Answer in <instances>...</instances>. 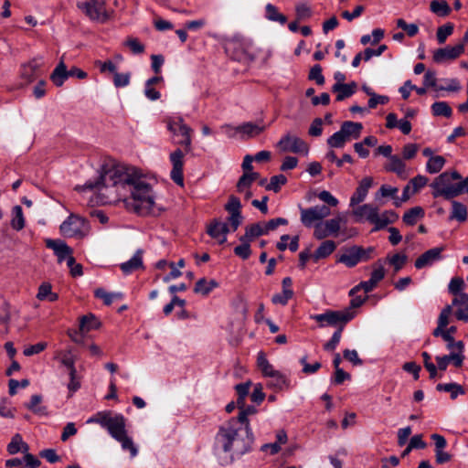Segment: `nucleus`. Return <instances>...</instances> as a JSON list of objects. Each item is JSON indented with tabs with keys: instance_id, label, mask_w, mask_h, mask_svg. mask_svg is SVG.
<instances>
[{
	"instance_id": "10",
	"label": "nucleus",
	"mask_w": 468,
	"mask_h": 468,
	"mask_svg": "<svg viewBox=\"0 0 468 468\" xmlns=\"http://www.w3.org/2000/svg\"><path fill=\"white\" fill-rule=\"evenodd\" d=\"M77 6L93 21L103 23L110 18L104 0H78Z\"/></svg>"
},
{
	"instance_id": "13",
	"label": "nucleus",
	"mask_w": 468,
	"mask_h": 468,
	"mask_svg": "<svg viewBox=\"0 0 468 468\" xmlns=\"http://www.w3.org/2000/svg\"><path fill=\"white\" fill-rule=\"evenodd\" d=\"M328 206L319 205L308 208H301V222L305 227H311L315 222H323V219L330 216Z\"/></svg>"
},
{
	"instance_id": "47",
	"label": "nucleus",
	"mask_w": 468,
	"mask_h": 468,
	"mask_svg": "<svg viewBox=\"0 0 468 468\" xmlns=\"http://www.w3.org/2000/svg\"><path fill=\"white\" fill-rule=\"evenodd\" d=\"M385 274H386V271H385L384 265L382 264V262L380 261H378L373 265V271L371 272V276H370L369 280H371L376 285H378V283L384 279Z\"/></svg>"
},
{
	"instance_id": "50",
	"label": "nucleus",
	"mask_w": 468,
	"mask_h": 468,
	"mask_svg": "<svg viewBox=\"0 0 468 468\" xmlns=\"http://www.w3.org/2000/svg\"><path fill=\"white\" fill-rule=\"evenodd\" d=\"M241 242L240 245L234 248V253L236 256L241 258L242 260H247L250 258L251 254L250 250V241L249 240H239Z\"/></svg>"
},
{
	"instance_id": "16",
	"label": "nucleus",
	"mask_w": 468,
	"mask_h": 468,
	"mask_svg": "<svg viewBox=\"0 0 468 468\" xmlns=\"http://www.w3.org/2000/svg\"><path fill=\"white\" fill-rule=\"evenodd\" d=\"M463 52V43H458L453 47L446 46L445 48L434 50L432 59L435 63L443 64L458 58Z\"/></svg>"
},
{
	"instance_id": "45",
	"label": "nucleus",
	"mask_w": 468,
	"mask_h": 468,
	"mask_svg": "<svg viewBox=\"0 0 468 468\" xmlns=\"http://www.w3.org/2000/svg\"><path fill=\"white\" fill-rule=\"evenodd\" d=\"M41 401H42V397L40 395H37V394L33 395L30 399V401L26 405V407L36 414L45 415L46 408L39 406Z\"/></svg>"
},
{
	"instance_id": "12",
	"label": "nucleus",
	"mask_w": 468,
	"mask_h": 468,
	"mask_svg": "<svg viewBox=\"0 0 468 468\" xmlns=\"http://www.w3.org/2000/svg\"><path fill=\"white\" fill-rule=\"evenodd\" d=\"M281 152H292L294 154H307L309 147L307 144L296 135L286 133L283 135L276 144Z\"/></svg>"
},
{
	"instance_id": "33",
	"label": "nucleus",
	"mask_w": 468,
	"mask_h": 468,
	"mask_svg": "<svg viewBox=\"0 0 468 468\" xmlns=\"http://www.w3.org/2000/svg\"><path fill=\"white\" fill-rule=\"evenodd\" d=\"M424 217V210L420 207H414L409 209L403 215V222L407 225L413 226L417 223L420 218Z\"/></svg>"
},
{
	"instance_id": "9",
	"label": "nucleus",
	"mask_w": 468,
	"mask_h": 468,
	"mask_svg": "<svg viewBox=\"0 0 468 468\" xmlns=\"http://www.w3.org/2000/svg\"><path fill=\"white\" fill-rule=\"evenodd\" d=\"M356 316L355 311L349 309L342 311H326L323 314L311 315V319L320 324L321 327L330 326H345L349 321Z\"/></svg>"
},
{
	"instance_id": "1",
	"label": "nucleus",
	"mask_w": 468,
	"mask_h": 468,
	"mask_svg": "<svg viewBox=\"0 0 468 468\" xmlns=\"http://www.w3.org/2000/svg\"><path fill=\"white\" fill-rule=\"evenodd\" d=\"M76 190H94L101 204H111L130 194L134 210L149 211L154 203L151 186L133 167L113 166L104 170L99 179L77 186Z\"/></svg>"
},
{
	"instance_id": "39",
	"label": "nucleus",
	"mask_w": 468,
	"mask_h": 468,
	"mask_svg": "<svg viewBox=\"0 0 468 468\" xmlns=\"http://www.w3.org/2000/svg\"><path fill=\"white\" fill-rule=\"evenodd\" d=\"M445 163L446 160L441 155L431 156L426 164V171L429 174H437L443 168Z\"/></svg>"
},
{
	"instance_id": "61",
	"label": "nucleus",
	"mask_w": 468,
	"mask_h": 468,
	"mask_svg": "<svg viewBox=\"0 0 468 468\" xmlns=\"http://www.w3.org/2000/svg\"><path fill=\"white\" fill-rule=\"evenodd\" d=\"M428 181L425 176L419 175L410 179L408 185H410L413 193H417L427 185Z\"/></svg>"
},
{
	"instance_id": "41",
	"label": "nucleus",
	"mask_w": 468,
	"mask_h": 468,
	"mask_svg": "<svg viewBox=\"0 0 468 468\" xmlns=\"http://www.w3.org/2000/svg\"><path fill=\"white\" fill-rule=\"evenodd\" d=\"M431 11L439 16H447L451 7L444 0H432L430 5Z\"/></svg>"
},
{
	"instance_id": "30",
	"label": "nucleus",
	"mask_w": 468,
	"mask_h": 468,
	"mask_svg": "<svg viewBox=\"0 0 468 468\" xmlns=\"http://www.w3.org/2000/svg\"><path fill=\"white\" fill-rule=\"evenodd\" d=\"M467 207L464 204L452 200L450 219H455L459 222H464L467 219Z\"/></svg>"
},
{
	"instance_id": "6",
	"label": "nucleus",
	"mask_w": 468,
	"mask_h": 468,
	"mask_svg": "<svg viewBox=\"0 0 468 468\" xmlns=\"http://www.w3.org/2000/svg\"><path fill=\"white\" fill-rule=\"evenodd\" d=\"M462 176L457 171L443 172L434 178L431 184L433 197H442L445 199H452L462 194L459 181Z\"/></svg>"
},
{
	"instance_id": "48",
	"label": "nucleus",
	"mask_w": 468,
	"mask_h": 468,
	"mask_svg": "<svg viewBox=\"0 0 468 468\" xmlns=\"http://www.w3.org/2000/svg\"><path fill=\"white\" fill-rule=\"evenodd\" d=\"M287 182V178L283 175H277L271 177L270 183L267 184L266 189L272 190L277 193L280 191L281 186L285 185Z\"/></svg>"
},
{
	"instance_id": "8",
	"label": "nucleus",
	"mask_w": 468,
	"mask_h": 468,
	"mask_svg": "<svg viewBox=\"0 0 468 468\" xmlns=\"http://www.w3.org/2000/svg\"><path fill=\"white\" fill-rule=\"evenodd\" d=\"M59 230L65 238L82 239L89 235L90 227L85 218L76 214H70L61 223Z\"/></svg>"
},
{
	"instance_id": "25",
	"label": "nucleus",
	"mask_w": 468,
	"mask_h": 468,
	"mask_svg": "<svg viewBox=\"0 0 468 468\" xmlns=\"http://www.w3.org/2000/svg\"><path fill=\"white\" fill-rule=\"evenodd\" d=\"M69 77V70H67L65 63L61 60L51 73L50 80L57 87H60Z\"/></svg>"
},
{
	"instance_id": "21",
	"label": "nucleus",
	"mask_w": 468,
	"mask_h": 468,
	"mask_svg": "<svg viewBox=\"0 0 468 468\" xmlns=\"http://www.w3.org/2000/svg\"><path fill=\"white\" fill-rule=\"evenodd\" d=\"M143 254V250H137L130 260L122 262L120 265L122 271L128 275L139 269H144Z\"/></svg>"
},
{
	"instance_id": "51",
	"label": "nucleus",
	"mask_w": 468,
	"mask_h": 468,
	"mask_svg": "<svg viewBox=\"0 0 468 468\" xmlns=\"http://www.w3.org/2000/svg\"><path fill=\"white\" fill-rule=\"evenodd\" d=\"M60 363L69 369V375L77 374L75 367V358L71 355V351L68 350L65 352L60 359Z\"/></svg>"
},
{
	"instance_id": "15",
	"label": "nucleus",
	"mask_w": 468,
	"mask_h": 468,
	"mask_svg": "<svg viewBox=\"0 0 468 468\" xmlns=\"http://www.w3.org/2000/svg\"><path fill=\"white\" fill-rule=\"evenodd\" d=\"M184 156L185 153L180 148L176 149L169 155V160L172 165L170 177L176 185L180 186H184Z\"/></svg>"
},
{
	"instance_id": "42",
	"label": "nucleus",
	"mask_w": 468,
	"mask_h": 468,
	"mask_svg": "<svg viewBox=\"0 0 468 468\" xmlns=\"http://www.w3.org/2000/svg\"><path fill=\"white\" fill-rule=\"evenodd\" d=\"M95 297L101 299L106 305H110L115 299H122L121 292H108L103 288H97L94 291Z\"/></svg>"
},
{
	"instance_id": "5",
	"label": "nucleus",
	"mask_w": 468,
	"mask_h": 468,
	"mask_svg": "<svg viewBox=\"0 0 468 468\" xmlns=\"http://www.w3.org/2000/svg\"><path fill=\"white\" fill-rule=\"evenodd\" d=\"M108 433L115 441L121 443L123 451H129L131 457L138 454V449L134 445L133 439L128 435L126 430V419L120 413L113 414L111 411L108 414L104 427Z\"/></svg>"
},
{
	"instance_id": "18",
	"label": "nucleus",
	"mask_w": 468,
	"mask_h": 468,
	"mask_svg": "<svg viewBox=\"0 0 468 468\" xmlns=\"http://www.w3.org/2000/svg\"><path fill=\"white\" fill-rule=\"evenodd\" d=\"M373 185V178L370 176L364 177L358 184V186L356 187V191L352 195L350 198V206L354 207L356 205H358L362 203L370 189V187Z\"/></svg>"
},
{
	"instance_id": "52",
	"label": "nucleus",
	"mask_w": 468,
	"mask_h": 468,
	"mask_svg": "<svg viewBox=\"0 0 468 468\" xmlns=\"http://www.w3.org/2000/svg\"><path fill=\"white\" fill-rule=\"evenodd\" d=\"M16 409L11 406L7 399L0 400V416L3 418L13 419L15 418Z\"/></svg>"
},
{
	"instance_id": "26",
	"label": "nucleus",
	"mask_w": 468,
	"mask_h": 468,
	"mask_svg": "<svg viewBox=\"0 0 468 468\" xmlns=\"http://www.w3.org/2000/svg\"><path fill=\"white\" fill-rule=\"evenodd\" d=\"M336 249V243L334 240L327 239L323 241L313 254L314 261L324 259L331 255Z\"/></svg>"
},
{
	"instance_id": "20",
	"label": "nucleus",
	"mask_w": 468,
	"mask_h": 468,
	"mask_svg": "<svg viewBox=\"0 0 468 468\" xmlns=\"http://www.w3.org/2000/svg\"><path fill=\"white\" fill-rule=\"evenodd\" d=\"M452 308L457 307L455 311V317L461 321H468V294L461 293L453 298L452 302Z\"/></svg>"
},
{
	"instance_id": "54",
	"label": "nucleus",
	"mask_w": 468,
	"mask_h": 468,
	"mask_svg": "<svg viewBox=\"0 0 468 468\" xmlns=\"http://www.w3.org/2000/svg\"><path fill=\"white\" fill-rule=\"evenodd\" d=\"M343 329H344L343 326L338 327V329L333 334L331 339L327 343L324 344V350L334 351L337 347V346L341 340Z\"/></svg>"
},
{
	"instance_id": "3",
	"label": "nucleus",
	"mask_w": 468,
	"mask_h": 468,
	"mask_svg": "<svg viewBox=\"0 0 468 468\" xmlns=\"http://www.w3.org/2000/svg\"><path fill=\"white\" fill-rule=\"evenodd\" d=\"M224 207L229 214L228 218L229 224L218 219H214L207 229V234L212 239H217L220 244L227 241V234L230 231V229L232 231H236L243 219L241 215V203L239 197L230 196Z\"/></svg>"
},
{
	"instance_id": "53",
	"label": "nucleus",
	"mask_w": 468,
	"mask_h": 468,
	"mask_svg": "<svg viewBox=\"0 0 468 468\" xmlns=\"http://www.w3.org/2000/svg\"><path fill=\"white\" fill-rule=\"evenodd\" d=\"M293 296L292 290H287L286 292L282 290L281 293H276L272 296L271 302L274 304H281L282 306L286 305L290 299Z\"/></svg>"
},
{
	"instance_id": "38",
	"label": "nucleus",
	"mask_w": 468,
	"mask_h": 468,
	"mask_svg": "<svg viewBox=\"0 0 468 468\" xmlns=\"http://www.w3.org/2000/svg\"><path fill=\"white\" fill-rule=\"evenodd\" d=\"M37 298L40 301L48 300L49 302H55L58 296L57 293L52 292V287L48 282H43L38 287Z\"/></svg>"
},
{
	"instance_id": "59",
	"label": "nucleus",
	"mask_w": 468,
	"mask_h": 468,
	"mask_svg": "<svg viewBox=\"0 0 468 468\" xmlns=\"http://www.w3.org/2000/svg\"><path fill=\"white\" fill-rule=\"evenodd\" d=\"M97 327V321L94 315H84L80 318V329L81 331H90Z\"/></svg>"
},
{
	"instance_id": "44",
	"label": "nucleus",
	"mask_w": 468,
	"mask_h": 468,
	"mask_svg": "<svg viewBox=\"0 0 468 468\" xmlns=\"http://www.w3.org/2000/svg\"><path fill=\"white\" fill-rule=\"evenodd\" d=\"M347 142L349 140L340 130L327 139V144L331 148H343Z\"/></svg>"
},
{
	"instance_id": "60",
	"label": "nucleus",
	"mask_w": 468,
	"mask_h": 468,
	"mask_svg": "<svg viewBox=\"0 0 468 468\" xmlns=\"http://www.w3.org/2000/svg\"><path fill=\"white\" fill-rule=\"evenodd\" d=\"M376 284L371 281H364L350 290V296L355 295L357 292L363 290L366 293L372 292L376 288Z\"/></svg>"
},
{
	"instance_id": "28",
	"label": "nucleus",
	"mask_w": 468,
	"mask_h": 468,
	"mask_svg": "<svg viewBox=\"0 0 468 468\" xmlns=\"http://www.w3.org/2000/svg\"><path fill=\"white\" fill-rule=\"evenodd\" d=\"M239 408L240 409V411L237 418H231L232 420H239L242 427H244L246 433L252 432V430L250 425V421L248 419L249 415H253L256 413V409L253 406H248L245 409H242L239 405Z\"/></svg>"
},
{
	"instance_id": "32",
	"label": "nucleus",
	"mask_w": 468,
	"mask_h": 468,
	"mask_svg": "<svg viewBox=\"0 0 468 468\" xmlns=\"http://www.w3.org/2000/svg\"><path fill=\"white\" fill-rule=\"evenodd\" d=\"M438 391L449 392L451 399H455L459 395H463L465 393L463 388L457 383H441L436 387Z\"/></svg>"
},
{
	"instance_id": "23",
	"label": "nucleus",
	"mask_w": 468,
	"mask_h": 468,
	"mask_svg": "<svg viewBox=\"0 0 468 468\" xmlns=\"http://www.w3.org/2000/svg\"><path fill=\"white\" fill-rule=\"evenodd\" d=\"M362 129H363V125L361 122L346 121L342 123L340 131L350 141L351 139L359 138Z\"/></svg>"
},
{
	"instance_id": "35",
	"label": "nucleus",
	"mask_w": 468,
	"mask_h": 468,
	"mask_svg": "<svg viewBox=\"0 0 468 468\" xmlns=\"http://www.w3.org/2000/svg\"><path fill=\"white\" fill-rule=\"evenodd\" d=\"M269 378L270 380L267 383V385L270 388H274L275 390H282L289 386V380L287 377L280 371H277Z\"/></svg>"
},
{
	"instance_id": "63",
	"label": "nucleus",
	"mask_w": 468,
	"mask_h": 468,
	"mask_svg": "<svg viewBox=\"0 0 468 468\" xmlns=\"http://www.w3.org/2000/svg\"><path fill=\"white\" fill-rule=\"evenodd\" d=\"M309 79L314 80L318 85L324 83V77L322 74V68L319 64H315L312 67L309 72Z\"/></svg>"
},
{
	"instance_id": "40",
	"label": "nucleus",
	"mask_w": 468,
	"mask_h": 468,
	"mask_svg": "<svg viewBox=\"0 0 468 468\" xmlns=\"http://www.w3.org/2000/svg\"><path fill=\"white\" fill-rule=\"evenodd\" d=\"M11 227L16 230H21L25 227V218L20 206H15L12 209Z\"/></svg>"
},
{
	"instance_id": "27",
	"label": "nucleus",
	"mask_w": 468,
	"mask_h": 468,
	"mask_svg": "<svg viewBox=\"0 0 468 468\" xmlns=\"http://www.w3.org/2000/svg\"><path fill=\"white\" fill-rule=\"evenodd\" d=\"M267 235L261 222L248 225L245 229V234L239 238V240L252 241L254 239Z\"/></svg>"
},
{
	"instance_id": "56",
	"label": "nucleus",
	"mask_w": 468,
	"mask_h": 468,
	"mask_svg": "<svg viewBox=\"0 0 468 468\" xmlns=\"http://www.w3.org/2000/svg\"><path fill=\"white\" fill-rule=\"evenodd\" d=\"M131 80V73H119L115 72L113 74V84L116 88H124L130 84Z\"/></svg>"
},
{
	"instance_id": "31",
	"label": "nucleus",
	"mask_w": 468,
	"mask_h": 468,
	"mask_svg": "<svg viewBox=\"0 0 468 468\" xmlns=\"http://www.w3.org/2000/svg\"><path fill=\"white\" fill-rule=\"evenodd\" d=\"M257 365L262 375L267 378H271L278 370H275L273 366L268 361L263 352H259L257 356Z\"/></svg>"
},
{
	"instance_id": "37",
	"label": "nucleus",
	"mask_w": 468,
	"mask_h": 468,
	"mask_svg": "<svg viewBox=\"0 0 468 468\" xmlns=\"http://www.w3.org/2000/svg\"><path fill=\"white\" fill-rule=\"evenodd\" d=\"M265 17L273 22H278L281 25H284L287 22V18L284 15L281 14L277 7L272 4H267L265 6Z\"/></svg>"
},
{
	"instance_id": "2",
	"label": "nucleus",
	"mask_w": 468,
	"mask_h": 468,
	"mask_svg": "<svg viewBox=\"0 0 468 468\" xmlns=\"http://www.w3.org/2000/svg\"><path fill=\"white\" fill-rule=\"evenodd\" d=\"M253 442V432L246 433L239 420L229 419L218 427L213 452L218 463L228 466L251 452Z\"/></svg>"
},
{
	"instance_id": "24",
	"label": "nucleus",
	"mask_w": 468,
	"mask_h": 468,
	"mask_svg": "<svg viewBox=\"0 0 468 468\" xmlns=\"http://www.w3.org/2000/svg\"><path fill=\"white\" fill-rule=\"evenodd\" d=\"M47 246L54 250L55 254L58 256V261H64L67 256L72 254L71 249L61 240L49 239L47 242Z\"/></svg>"
},
{
	"instance_id": "7",
	"label": "nucleus",
	"mask_w": 468,
	"mask_h": 468,
	"mask_svg": "<svg viewBox=\"0 0 468 468\" xmlns=\"http://www.w3.org/2000/svg\"><path fill=\"white\" fill-rule=\"evenodd\" d=\"M164 122L172 135V143L183 146L186 154L191 152L193 130L185 122L184 119L181 116H168Z\"/></svg>"
},
{
	"instance_id": "22",
	"label": "nucleus",
	"mask_w": 468,
	"mask_h": 468,
	"mask_svg": "<svg viewBox=\"0 0 468 468\" xmlns=\"http://www.w3.org/2000/svg\"><path fill=\"white\" fill-rule=\"evenodd\" d=\"M357 89V84L355 81L346 84H334L332 87L333 92L336 93V101H341L345 99L351 97Z\"/></svg>"
},
{
	"instance_id": "64",
	"label": "nucleus",
	"mask_w": 468,
	"mask_h": 468,
	"mask_svg": "<svg viewBox=\"0 0 468 468\" xmlns=\"http://www.w3.org/2000/svg\"><path fill=\"white\" fill-rule=\"evenodd\" d=\"M419 146L416 144H407L402 148V159L410 160L415 157Z\"/></svg>"
},
{
	"instance_id": "57",
	"label": "nucleus",
	"mask_w": 468,
	"mask_h": 468,
	"mask_svg": "<svg viewBox=\"0 0 468 468\" xmlns=\"http://www.w3.org/2000/svg\"><path fill=\"white\" fill-rule=\"evenodd\" d=\"M397 27L403 29L410 37L416 36L419 33V27L417 24H408L402 18L397 20Z\"/></svg>"
},
{
	"instance_id": "49",
	"label": "nucleus",
	"mask_w": 468,
	"mask_h": 468,
	"mask_svg": "<svg viewBox=\"0 0 468 468\" xmlns=\"http://www.w3.org/2000/svg\"><path fill=\"white\" fill-rule=\"evenodd\" d=\"M453 25L452 23H446L445 25L439 27L437 29V40L440 44H443L447 37H450L453 32Z\"/></svg>"
},
{
	"instance_id": "43",
	"label": "nucleus",
	"mask_w": 468,
	"mask_h": 468,
	"mask_svg": "<svg viewBox=\"0 0 468 468\" xmlns=\"http://www.w3.org/2000/svg\"><path fill=\"white\" fill-rule=\"evenodd\" d=\"M431 112L434 116L451 117L452 110L446 101H436L431 105Z\"/></svg>"
},
{
	"instance_id": "17",
	"label": "nucleus",
	"mask_w": 468,
	"mask_h": 468,
	"mask_svg": "<svg viewBox=\"0 0 468 468\" xmlns=\"http://www.w3.org/2000/svg\"><path fill=\"white\" fill-rule=\"evenodd\" d=\"M442 251V247H435L425 251L415 261V268L420 270L432 265L435 261H438L441 259Z\"/></svg>"
},
{
	"instance_id": "46",
	"label": "nucleus",
	"mask_w": 468,
	"mask_h": 468,
	"mask_svg": "<svg viewBox=\"0 0 468 468\" xmlns=\"http://www.w3.org/2000/svg\"><path fill=\"white\" fill-rule=\"evenodd\" d=\"M408 261L406 254L396 253L391 257L388 258V261L393 266L394 271L398 272L400 271Z\"/></svg>"
},
{
	"instance_id": "19",
	"label": "nucleus",
	"mask_w": 468,
	"mask_h": 468,
	"mask_svg": "<svg viewBox=\"0 0 468 468\" xmlns=\"http://www.w3.org/2000/svg\"><path fill=\"white\" fill-rule=\"evenodd\" d=\"M384 168L388 172L395 173L400 179L405 180L409 176L407 165L404 160L399 155L394 154L390 156Z\"/></svg>"
},
{
	"instance_id": "55",
	"label": "nucleus",
	"mask_w": 468,
	"mask_h": 468,
	"mask_svg": "<svg viewBox=\"0 0 468 468\" xmlns=\"http://www.w3.org/2000/svg\"><path fill=\"white\" fill-rule=\"evenodd\" d=\"M464 287V282L461 277H453L448 286V290L450 293L453 294L455 297L458 294L463 293L462 290Z\"/></svg>"
},
{
	"instance_id": "58",
	"label": "nucleus",
	"mask_w": 468,
	"mask_h": 468,
	"mask_svg": "<svg viewBox=\"0 0 468 468\" xmlns=\"http://www.w3.org/2000/svg\"><path fill=\"white\" fill-rule=\"evenodd\" d=\"M264 228L266 234H269L271 231L275 230L281 225H287L288 220L283 218H272L267 222H261Z\"/></svg>"
},
{
	"instance_id": "36",
	"label": "nucleus",
	"mask_w": 468,
	"mask_h": 468,
	"mask_svg": "<svg viewBox=\"0 0 468 468\" xmlns=\"http://www.w3.org/2000/svg\"><path fill=\"white\" fill-rule=\"evenodd\" d=\"M28 450V445L23 441L22 436L18 433L15 434L11 441L7 445V452L10 454H16L20 451L26 452Z\"/></svg>"
},
{
	"instance_id": "14",
	"label": "nucleus",
	"mask_w": 468,
	"mask_h": 468,
	"mask_svg": "<svg viewBox=\"0 0 468 468\" xmlns=\"http://www.w3.org/2000/svg\"><path fill=\"white\" fill-rule=\"evenodd\" d=\"M346 219L344 216L338 215L333 218L323 221L324 227L326 228V231L330 236L338 237L343 236L344 239L352 238L357 234L356 229H342V224H345Z\"/></svg>"
},
{
	"instance_id": "34",
	"label": "nucleus",
	"mask_w": 468,
	"mask_h": 468,
	"mask_svg": "<svg viewBox=\"0 0 468 468\" xmlns=\"http://www.w3.org/2000/svg\"><path fill=\"white\" fill-rule=\"evenodd\" d=\"M239 130L240 138L243 139L245 137H253L260 134L263 131V128L253 122H244L239 125Z\"/></svg>"
},
{
	"instance_id": "62",
	"label": "nucleus",
	"mask_w": 468,
	"mask_h": 468,
	"mask_svg": "<svg viewBox=\"0 0 468 468\" xmlns=\"http://www.w3.org/2000/svg\"><path fill=\"white\" fill-rule=\"evenodd\" d=\"M300 363L301 365L303 366V372L304 374H307V375H310V374H314L315 372H317L322 365L320 362H314L313 364H309L307 362V357L306 356H303L301 359H300Z\"/></svg>"
},
{
	"instance_id": "29",
	"label": "nucleus",
	"mask_w": 468,
	"mask_h": 468,
	"mask_svg": "<svg viewBox=\"0 0 468 468\" xmlns=\"http://www.w3.org/2000/svg\"><path fill=\"white\" fill-rule=\"evenodd\" d=\"M218 287V282L215 280L207 281L205 278L199 279L195 285L194 292L204 296L208 295L215 288Z\"/></svg>"
},
{
	"instance_id": "4",
	"label": "nucleus",
	"mask_w": 468,
	"mask_h": 468,
	"mask_svg": "<svg viewBox=\"0 0 468 468\" xmlns=\"http://www.w3.org/2000/svg\"><path fill=\"white\" fill-rule=\"evenodd\" d=\"M352 214L356 222L367 221L373 224V231L383 229L399 218V215L393 210H385L380 214L378 208L372 204L358 206L353 209Z\"/></svg>"
},
{
	"instance_id": "11",
	"label": "nucleus",
	"mask_w": 468,
	"mask_h": 468,
	"mask_svg": "<svg viewBox=\"0 0 468 468\" xmlns=\"http://www.w3.org/2000/svg\"><path fill=\"white\" fill-rule=\"evenodd\" d=\"M374 249L369 247L364 249L359 246H353L345 250V252L339 256L337 261L345 264L348 268L355 267L361 261H367L371 258V253Z\"/></svg>"
}]
</instances>
